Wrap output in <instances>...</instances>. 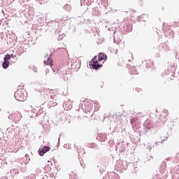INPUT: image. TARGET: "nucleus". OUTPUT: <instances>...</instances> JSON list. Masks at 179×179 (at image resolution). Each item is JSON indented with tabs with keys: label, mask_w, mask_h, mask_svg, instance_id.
<instances>
[{
	"label": "nucleus",
	"mask_w": 179,
	"mask_h": 179,
	"mask_svg": "<svg viewBox=\"0 0 179 179\" xmlns=\"http://www.w3.org/2000/svg\"><path fill=\"white\" fill-rule=\"evenodd\" d=\"M14 97L17 100V101H25L27 99V93L24 89H18L14 94Z\"/></svg>",
	"instance_id": "nucleus-1"
},
{
	"label": "nucleus",
	"mask_w": 179,
	"mask_h": 179,
	"mask_svg": "<svg viewBox=\"0 0 179 179\" xmlns=\"http://www.w3.org/2000/svg\"><path fill=\"white\" fill-rule=\"evenodd\" d=\"M90 66H92V69H99V68H101L103 65L99 64L97 56H94L92 61L90 62Z\"/></svg>",
	"instance_id": "nucleus-2"
},
{
	"label": "nucleus",
	"mask_w": 179,
	"mask_h": 179,
	"mask_svg": "<svg viewBox=\"0 0 179 179\" xmlns=\"http://www.w3.org/2000/svg\"><path fill=\"white\" fill-rule=\"evenodd\" d=\"M83 103L84 106H85V110H87V111L91 112L92 108H93V103H92V101L85 99L83 101Z\"/></svg>",
	"instance_id": "nucleus-3"
},
{
	"label": "nucleus",
	"mask_w": 179,
	"mask_h": 179,
	"mask_svg": "<svg viewBox=\"0 0 179 179\" xmlns=\"http://www.w3.org/2000/svg\"><path fill=\"white\" fill-rule=\"evenodd\" d=\"M22 113L20 112H16L15 113L13 114V120L15 122H19L20 120H22Z\"/></svg>",
	"instance_id": "nucleus-4"
},
{
	"label": "nucleus",
	"mask_w": 179,
	"mask_h": 179,
	"mask_svg": "<svg viewBox=\"0 0 179 179\" xmlns=\"http://www.w3.org/2000/svg\"><path fill=\"white\" fill-rule=\"evenodd\" d=\"M50 149V147L44 146L43 149L39 152L40 156H44V153H47V152H49Z\"/></svg>",
	"instance_id": "nucleus-5"
},
{
	"label": "nucleus",
	"mask_w": 179,
	"mask_h": 179,
	"mask_svg": "<svg viewBox=\"0 0 179 179\" xmlns=\"http://www.w3.org/2000/svg\"><path fill=\"white\" fill-rule=\"evenodd\" d=\"M103 59H107V55L103 53H99L98 56V61H103Z\"/></svg>",
	"instance_id": "nucleus-6"
},
{
	"label": "nucleus",
	"mask_w": 179,
	"mask_h": 179,
	"mask_svg": "<svg viewBox=\"0 0 179 179\" xmlns=\"http://www.w3.org/2000/svg\"><path fill=\"white\" fill-rule=\"evenodd\" d=\"M45 65H50V66L52 65V58L48 57L47 60L44 61Z\"/></svg>",
	"instance_id": "nucleus-7"
},
{
	"label": "nucleus",
	"mask_w": 179,
	"mask_h": 179,
	"mask_svg": "<svg viewBox=\"0 0 179 179\" xmlns=\"http://www.w3.org/2000/svg\"><path fill=\"white\" fill-rule=\"evenodd\" d=\"M2 66L4 69H6L9 66V61L4 60L2 64Z\"/></svg>",
	"instance_id": "nucleus-8"
},
{
	"label": "nucleus",
	"mask_w": 179,
	"mask_h": 179,
	"mask_svg": "<svg viewBox=\"0 0 179 179\" xmlns=\"http://www.w3.org/2000/svg\"><path fill=\"white\" fill-rule=\"evenodd\" d=\"M45 170L46 171H51V165H50V164H46V165L45 166Z\"/></svg>",
	"instance_id": "nucleus-9"
},
{
	"label": "nucleus",
	"mask_w": 179,
	"mask_h": 179,
	"mask_svg": "<svg viewBox=\"0 0 179 179\" xmlns=\"http://www.w3.org/2000/svg\"><path fill=\"white\" fill-rule=\"evenodd\" d=\"M4 61H8V59H10V55H7L6 57L3 58Z\"/></svg>",
	"instance_id": "nucleus-10"
},
{
	"label": "nucleus",
	"mask_w": 179,
	"mask_h": 179,
	"mask_svg": "<svg viewBox=\"0 0 179 179\" xmlns=\"http://www.w3.org/2000/svg\"><path fill=\"white\" fill-rule=\"evenodd\" d=\"M64 147L66 148V149H71V144L69 143H66V144H64Z\"/></svg>",
	"instance_id": "nucleus-11"
},
{
	"label": "nucleus",
	"mask_w": 179,
	"mask_h": 179,
	"mask_svg": "<svg viewBox=\"0 0 179 179\" xmlns=\"http://www.w3.org/2000/svg\"><path fill=\"white\" fill-rule=\"evenodd\" d=\"M47 92H48V93H54V90L52 89H50V88H48V90H46Z\"/></svg>",
	"instance_id": "nucleus-12"
},
{
	"label": "nucleus",
	"mask_w": 179,
	"mask_h": 179,
	"mask_svg": "<svg viewBox=\"0 0 179 179\" xmlns=\"http://www.w3.org/2000/svg\"><path fill=\"white\" fill-rule=\"evenodd\" d=\"M0 179H8V177H6V176L1 177V178H0Z\"/></svg>",
	"instance_id": "nucleus-13"
},
{
	"label": "nucleus",
	"mask_w": 179,
	"mask_h": 179,
	"mask_svg": "<svg viewBox=\"0 0 179 179\" xmlns=\"http://www.w3.org/2000/svg\"><path fill=\"white\" fill-rule=\"evenodd\" d=\"M78 156H80V152H78Z\"/></svg>",
	"instance_id": "nucleus-14"
},
{
	"label": "nucleus",
	"mask_w": 179,
	"mask_h": 179,
	"mask_svg": "<svg viewBox=\"0 0 179 179\" xmlns=\"http://www.w3.org/2000/svg\"><path fill=\"white\" fill-rule=\"evenodd\" d=\"M10 57H13V55H10Z\"/></svg>",
	"instance_id": "nucleus-15"
},
{
	"label": "nucleus",
	"mask_w": 179,
	"mask_h": 179,
	"mask_svg": "<svg viewBox=\"0 0 179 179\" xmlns=\"http://www.w3.org/2000/svg\"><path fill=\"white\" fill-rule=\"evenodd\" d=\"M83 152H85V149L83 148Z\"/></svg>",
	"instance_id": "nucleus-16"
}]
</instances>
